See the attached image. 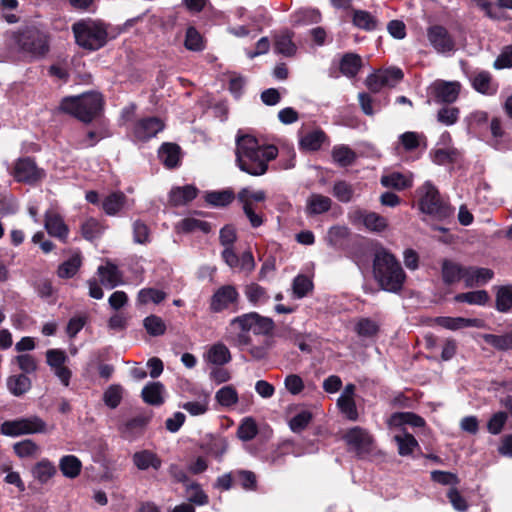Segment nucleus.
Returning a JSON list of instances; mask_svg holds the SVG:
<instances>
[{
  "mask_svg": "<svg viewBox=\"0 0 512 512\" xmlns=\"http://www.w3.org/2000/svg\"><path fill=\"white\" fill-rule=\"evenodd\" d=\"M277 156L278 148L275 145H261L259 140L250 134H238L236 137V165L251 176L264 175L268 171L269 162Z\"/></svg>",
  "mask_w": 512,
  "mask_h": 512,
  "instance_id": "nucleus-1",
  "label": "nucleus"
},
{
  "mask_svg": "<svg viewBox=\"0 0 512 512\" xmlns=\"http://www.w3.org/2000/svg\"><path fill=\"white\" fill-rule=\"evenodd\" d=\"M373 274L381 289L391 293L400 292L407 277L399 260L384 248L375 253Z\"/></svg>",
  "mask_w": 512,
  "mask_h": 512,
  "instance_id": "nucleus-2",
  "label": "nucleus"
},
{
  "mask_svg": "<svg viewBox=\"0 0 512 512\" xmlns=\"http://www.w3.org/2000/svg\"><path fill=\"white\" fill-rule=\"evenodd\" d=\"M103 107V96L98 92H89L80 96L63 98L59 108L62 112L89 124L101 114Z\"/></svg>",
  "mask_w": 512,
  "mask_h": 512,
  "instance_id": "nucleus-3",
  "label": "nucleus"
},
{
  "mask_svg": "<svg viewBox=\"0 0 512 512\" xmlns=\"http://www.w3.org/2000/svg\"><path fill=\"white\" fill-rule=\"evenodd\" d=\"M416 193L418 195L419 210L437 220H445L454 213V208L443 199L439 190L430 181L420 186Z\"/></svg>",
  "mask_w": 512,
  "mask_h": 512,
  "instance_id": "nucleus-4",
  "label": "nucleus"
},
{
  "mask_svg": "<svg viewBox=\"0 0 512 512\" xmlns=\"http://www.w3.org/2000/svg\"><path fill=\"white\" fill-rule=\"evenodd\" d=\"M76 44L89 51H97L108 41L107 27L100 21L81 20L72 25Z\"/></svg>",
  "mask_w": 512,
  "mask_h": 512,
  "instance_id": "nucleus-5",
  "label": "nucleus"
},
{
  "mask_svg": "<svg viewBox=\"0 0 512 512\" xmlns=\"http://www.w3.org/2000/svg\"><path fill=\"white\" fill-rule=\"evenodd\" d=\"M47 424L38 416L6 420L0 426L1 434L10 437L20 435L45 433Z\"/></svg>",
  "mask_w": 512,
  "mask_h": 512,
  "instance_id": "nucleus-6",
  "label": "nucleus"
},
{
  "mask_svg": "<svg viewBox=\"0 0 512 512\" xmlns=\"http://www.w3.org/2000/svg\"><path fill=\"white\" fill-rule=\"evenodd\" d=\"M17 42L22 51L34 57H44L50 49L48 36L35 27L20 32Z\"/></svg>",
  "mask_w": 512,
  "mask_h": 512,
  "instance_id": "nucleus-7",
  "label": "nucleus"
},
{
  "mask_svg": "<svg viewBox=\"0 0 512 512\" xmlns=\"http://www.w3.org/2000/svg\"><path fill=\"white\" fill-rule=\"evenodd\" d=\"M461 84L457 81L437 79L427 88L428 103L451 105L459 98Z\"/></svg>",
  "mask_w": 512,
  "mask_h": 512,
  "instance_id": "nucleus-8",
  "label": "nucleus"
},
{
  "mask_svg": "<svg viewBox=\"0 0 512 512\" xmlns=\"http://www.w3.org/2000/svg\"><path fill=\"white\" fill-rule=\"evenodd\" d=\"M230 325L237 326L243 332L253 331L256 335H268L274 329L273 320L257 312L237 316L231 320Z\"/></svg>",
  "mask_w": 512,
  "mask_h": 512,
  "instance_id": "nucleus-9",
  "label": "nucleus"
},
{
  "mask_svg": "<svg viewBox=\"0 0 512 512\" xmlns=\"http://www.w3.org/2000/svg\"><path fill=\"white\" fill-rule=\"evenodd\" d=\"M239 292L233 285L219 287L211 296L209 309L212 313H220L233 307L232 311L238 310Z\"/></svg>",
  "mask_w": 512,
  "mask_h": 512,
  "instance_id": "nucleus-10",
  "label": "nucleus"
},
{
  "mask_svg": "<svg viewBox=\"0 0 512 512\" xmlns=\"http://www.w3.org/2000/svg\"><path fill=\"white\" fill-rule=\"evenodd\" d=\"M344 441L353 450L358 458H364L372 452V437L363 428L356 426L346 431Z\"/></svg>",
  "mask_w": 512,
  "mask_h": 512,
  "instance_id": "nucleus-11",
  "label": "nucleus"
},
{
  "mask_svg": "<svg viewBox=\"0 0 512 512\" xmlns=\"http://www.w3.org/2000/svg\"><path fill=\"white\" fill-rule=\"evenodd\" d=\"M12 174L17 182L31 184L43 178L44 170L38 168L33 158L23 157L15 162Z\"/></svg>",
  "mask_w": 512,
  "mask_h": 512,
  "instance_id": "nucleus-12",
  "label": "nucleus"
},
{
  "mask_svg": "<svg viewBox=\"0 0 512 512\" xmlns=\"http://www.w3.org/2000/svg\"><path fill=\"white\" fill-rule=\"evenodd\" d=\"M165 128L164 121L156 116L143 117L133 127V136L137 141L148 142Z\"/></svg>",
  "mask_w": 512,
  "mask_h": 512,
  "instance_id": "nucleus-13",
  "label": "nucleus"
},
{
  "mask_svg": "<svg viewBox=\"0 0 512 512\" xmlns=\"http://www.w3.org/2000/svg\"><path fill=\"white\" fill-rule=\"evenodd\" d=\"M427 38L438 53L454 50L455 42L448 30L442 25H432L427 29Z\"/></svg>",
  "mask_w": 512,
  "mask_h": 512,
  "instance_id": "nucleus-14",
  "label": "nucleus"
},
{
  "mask_svg": "<svg viewBox=\"0 0 512 512\" xmlns=\"http://www.w3.org/2000/svg\"><path fill=\"white\" fill-rule=\"evenodd\" d=\"M467 266H463L451 259H443L441 261V278L446 286H452L461 280L466 279Z\"/></svg>",
  "mask_w": 512,
  "mask_h": 512,
  "instance_id": "nucleus-15",
  "label": "nucleus"
},
{
  "mask_svg": "<svg viewBox=\"0 0 512 512\" xmlns=\"http://www.w3.org/2000/svg\"><path fill=\"white\" fill-rule=\"evenodd\" d=\"M434 323L442 328L452 331L468 327L482 328L485 325L484 321L479 318H464L450 316H438L434 318Z\"/></svg>",
  "mask_w": 512,
  "mask_h": 512,
  "instance_id": "nucleus-16",
  "label": "nucleus"
},
{
  "mask_svg": "<svg viewBox=\"0 0 512 512\" xmlns=\"http://www.w3.org/2000/svg\"><path fill=\"white\" fill-rule=\"evenodd\" d=\"M158 158L167 169H175L181 163V148L176 143L164 142L158 149Z\"/></svg>",
  "mask_w": 512,
  "mask_h": 512,
  "instance_id": "nucleus-17",
  "label": "nucleus"
},
{
  "mask_svg": "<svg viewBox=\"0 0 512 512\" xmlns=\"http://www.w3.org/2000/svg\"><path fill=\"white\" fill-rule=\"evenodd\" d=\"M100 276L101 283L113 289L123 283V273L119 270L118 266L112 262H107L106 265H101L97 269Z\"/></svg>",
  "mask_w": 512,
  "mask_h": 512,
  "instance_id": "nucleus-18",
  "label": "nucleus"
},
{
  "mask_svg": "<svg viewBox=\"0 0 512 512\" xmlns=\"http://www.w3.org/2000/svg\"><path fill=\"white\" fill-rule=\"evenodd\" d=\"M45 228L49 235L65 242L68 237V227L62 217L55 212L48 211L45 214Z\"/></svg>",
  "mask_w": 512,
  "mask_h": 512,
  "instance_id": "nucleus-19",
  "label": "nucleus"
},
{
  "mask_svg": "<svg viewBox=\"0 0 512 512\" xmlns=\"http://www.w3.org/2000/svg\"><path fill=\"white\" fill-rule=\"evenodd\" d=\"M132 460L134 465L142 471L148 470L149 468L157 471L162 466V459L155 452L148 449L135 452L132 456Z\"/></svg>",
  "mask_w": 512,
  "mask_h": 512,
  "instance_id": "nucleus-20",
  "label": "nucleus"
},
{
  "mask_svg": "<svg viewBox=\"0 0 512 512\" xmlns=\"http://www.w3.org/2000/svg\"><path fill=\"white\" fill-rule=\"evenodd\" d=\"M351 15V22L358 29L371 32L378 28V19L369 11L353 8Z\"/></svg>",
  "mask_w": 512,
  "mask_h": 512,
  "instance_id": "nucleus-21",
  "label": "nucleus"
},
{
  "mask_svg": "<svg viewBox=\"0 0 512 512\" xmlns=\"http://www.w3.org/2000/svg\"><path fill=\"white\" fill-rule=\"evenodd\" d=\"M198 192L197 187L191 184L174 187L170 191L169 200L174 206L185 205L193 201L197 197Z\"/></svg>",
  "mask_w": 512,
  "mask_h": 512,
  "instance_id": "nucleus-22",
  "label": "nucleus"
},
{
  "mask_svg": "<svg viewBox=\"0 0 512 512\" xmlns=\"http://www.w3.org/2000/svg\"><path fill=\"white\" fill-rule=\"evenodd\" d=\"M362 66L363 61L361 56L353 52L345 53L339 62L340 72L348 78H354L359 73Z\"/></svg>",
  "mask_w": 512,
  "mask_h": 512,
  "instance_id": "nucleus-23",
  "label": "nucleus"
},
{
  "mask_svg": "<svg viewBox=\"0 0 512 512\" xmlns=\"http://www.w3.org/2000/svg\"><path fill=\"white\" fill-rule=\"evenodd\" d=\"M466 274V287L486 284L494 277L492 269L476 266H467Z\"/></svg>",
  "mask_w": 512,
  "mask_h": 512,
  "instance_id": "nucleus-24",
  "label": "nucleus"
},
{
  "mask_svg": "<svg viewBox=\"0 0 512 512\" xmlns=\"http://www.w3.org/2000/svg\"><path fill=\"white\" fill-rule=\"evenodd\" d=\"M164 385L161 382L147 383L141 392L143 401L152 406H161L164 403Z\"/></svg>",
  "mask_w": 512,
  "mask_h": 512,
  "instance_id": "nucleus-25",
  "label": "nucleus"
},
{
  "mask_svg": "<svg viewBox=\"0 0 512 512\" xmlns=\"http://www.w3.org/2000/svg\"><path fill=\"white\" fill-rule=\"evenodd\" d=\"M31 473L40 484H46L57 474V468L49 459L43 458L32 467Z\"/></svg>",
  "mask_w": 512,
  "mask_h": 512,
  "instance_id": "nucleus-26",
  "label": "nucleus"
},
{
  "mask_svg": "<svg viewBox=\"0 0 512 512\" xmlns=\"http://www.w3.org/2000/svg\"><path fill=\"white\" fill-rule=\"evenodd\" d=\"M332 207V200L328 196L312 193L307 199L306 211L308 215H320L328 212Z\"/></svg>",
  "mask_w": 512,
  "mask_h": 512,
  "instance_id": "nucleus-27",
  "label": "nucleus"
},
{
  "mask_svg": "<svg viewBox=\"0 0 512 512\" xmlns=\"http://www.w3.org/2000/svg\"><path fill=\"white\" fill-rule=\"evenodd\" d=\"M328 140V136L322 129H316L306 133L299 141L300 149L305 151H317Z\"/></svg>",
  "mask_w": 512,
  "mask_h": 512,
  "instance_id": "nucleus-28",
  "label": "nucleus"
},
{
  "mask_svg": "<svg viewBox=\"0 0 512 512\" xmlns=\"http://www.w3.org/2000/svg\"><path fill=\"white\" fill-rule=\"evenodd\" d=\"M495 309L500 313L512 311V284L495 287Z\"/></svg>",
  "mask_w": 512,
  "mask_h": 512,
  "instance_id": "nucleus-29",
  "label": "nucleus"
},
{
  "mask_svg": "<svg viewBox=\"0 0 512 512\" xmlns=\"http://www.w3.org/2000/svg\"><path fill=\"white\" fill-rule=\"evenodd\" d=\"M6 385L13 396L21 397L31 389L32 382L27 375L16 374L7 378Z\"/></svg>",
  "mask_w": 512,
  "mask_h": 512,
  "instance_id": "nucleus-30",
  "label": "nucleus"
},
{
  "mask_svg": "<svg viewBox=\"0 0 512 512\" xmlns=\"http://www.w3.org/2000/svg\"><path fill=\"white\" fill-rule=\"evenodd\" d=\"M293 32L286 30L275 37V52L285 57H292L296 54L297 46L293 42Z\"/></svg>",
  "mask_w": 512,
  "mask_h": 512,
  "instance_id": "nucleus-31",
  "label": "nucleus"
},
{
  "mask_svg": "<svg viewBox=\"0 0 512 512\" xmlns=\"http://www.w3.org/2000/svg\"><path fill=\"white\" fill-rule=\"evenodd\" d=\"M59 469L66 478L75 479L82 471V462L75 455H64L59 460Z\"/></svg>",
  "mask_w": 512,
  "mask_h": 512,
  "instance_id": "nucleus-32",
  "label": "nucleus"
},
{
  "mask_svg": "<svg viewBox=\"0 0 512 512\" xmlns=\"http://www.w3.org/2000/svg\"><path fill=\"white\" fill-rule=\"evenodd\" d=\"M151 420L150 415L140 414L125 422L121 428V433L126 438H130L141 434L144 428L148 425Z\"/></svg>",
  "mask_w": 512,
  "mask_h": 512,
  "instance_id": "nucleus-33",
  "label": "nucleus"
},
{
  "mask_svg": "<svg viewBox=\"0 0 512 512\" xmlns=\"http://www.w3.org/2000/svg\"><path fill=\"white\" fill-rule=\"evenodd\" d=\"M472 87L479 93L492 95L496 92V88H492V76L488 71L474 72L471 77Z\"/></svg>",
  "mask_w": 512,
  "mask_h": 512,
  "instance_id": "nucleus-34",
  "label": "nucleus"
},
{
  "mask_svg": "<svg viewBox=\"0 0 512 512\" xmlns=\"http://www.w3.org/2000/svg\"><path fill=\"white\" fill-rule=\"evenodd\" d=\"M244 192H238L237 200L242 204L244 215L248 219L252 228H259L265 222V216L262 213H257L253 204L247 201Z\"/></svg>",
  "mask_w": 512,
  "mask_h": 512,
  "instance_id": "nucleus-35",
  "label": "nucleus"
},
{
  "mask_svg": "<svg viewBox=\"0 0 512 512\" xmlns=\"http://www.w3.org/2000/svg\"><path fill=\"white\" fill-rule=\"evenodd\" d=\"M127 197L123 192H112L102 202L104 212L109 216L116 215L126 204Z\"/></svg>",
  "mask_w": 512,
  "mask_h": 512,
  "instance_id": "nucleus-36",
  "label": "nucleus"
},
{
  "mask_svg": "<svg viewBox=\"0 0 512 512\" xmlns=\"http://www.w3.org/2000/svg\"><path fill=\"white\" fill-rule=\"evenodd\" d=\"M333 161L337 163L340 167H348L351 166L357 155L354 150H352L348 145H335L331 152Z\"/></svg>",
  "mask_w": 512,
  "mask_h": 512,
  "instance_id": "nucleus-37",
  "label": "nucleus"
},
{
  "mask_svg": "<svg viewBox=\"0 0 512 512\" xmlns=\"http://www.w3.org/2000/svg\"><path fill=\"white\" fill-rule=\"evenodd\" d=\"M204 199L213 207H226L235 199V193L231 189L208 191L206 192Z\"/></svg>",
  "mask_w": 512,
  "mask_h": 512,
  "instance_id": "nucleus-38",
  "label": "nucleus"
},
{
  "mask_svg": "<svg viewBox=\"0 0 512 512\" xmlns=\"http://www.w3.org/2000/svg\"><path fill=\"white\" fill-rule=\"evenodd\" d=\"M381 184L384 187L402 191L412 187V179L400 172H392L381 177Z\"/></svg>",
  "mask_w": 512,
  "mask_h": 512,
  "instance_id": "nucleus-39",
  "label": "nucleus"
},
{
  "mask_svg": "<svg viewBox=\"0 0 512 512\" xmlns=\"http://www.w3.org/2000/svg\"><path fill=\"white\" fill-rule=\"evenodd\" d=\"M82 265V257L79 253L72 255L68 260L62 262L57 268V276L61 279L73 278Z\"/></svg>",
  "mask_w": 512,
  "mask_h": 512,
  "instance_id": "nucleus-40",
  "label": "nucleus"
},
{
  "mask_svg": "<svg viewBox=\"0 0 512 512\" xmlns=\"http://www.w3.org/2000/svg\"><path fill=\"white\" fill-rule=\"evenodd\" d=\"M481 337L486 344L498 351L512 350V331L502 335L483 334Z\"/></svg>",
  "mask_w": 512,
  "mask_h": 512,
  "instance_id": "nucleus-41",
  "label": "nucleus"
},
{
  "mask_svg": "<svg viewBox=\"0 0 512 512\" xmlns=\"http://www.w3.org/2000/svg\"><path fill=\"white\" fill-rule=\"evenodd\" d=\"M456 302L468 303L471 305L485 306L490 296L486 290L470 291L465 293H459L454 297Z\"/></svg>",
  "mask_w": 512,
  "mask_h": 512,
  "instance_id": "nucleus-42",
  "label": "nucleus"
},
{
  "mask_svg": "<svg viewBox=\"0 0 512 512\" xmlns=\"http://www.w3.org/2000/svg\"><path fill=\"white\" fill-rule=\"evenodd\" d=\"M184 46L187 50L194 52H200L206 48L203 36L194 26L187 27Z\"/></svg>",
  "mask_w": 512,
  "mask_h": 512,
  "instance_id": "nucleus-43",
  "label": "nucleus"
},
{
  "mask_svg": "<svg viewBox=\"0 0 512 512\" xmlns=\"http://www.w3.org/2000/svg\"><path fill=\"white\" fill-rule=\"evenodd\" d=\"M380 331L378 323L371 318L363 317L355 325V332L360 337L373 338Z\"/></svg>",
  "mask_w": 512,
  "mask_h": 512,
  "instance_id": "nucleus-44",
  "label": "nucleus"
},
{
  "mask_svg": "<svg viewBox=\"0 0 512 512\" xmlns=\"http://www.w3.org/2000/svg\"><path fill=\"white\" fill-rule=\"evenodd\" d=\"M208 360L215 365H224L231 360L229 349L222 343L214 344L208 351Z\"/></svg>",
  "mask_w": 512,
  "mask_h": 512,
  "instance_id": "nucleus-45",
  "label": "nucleus"
},
{
  "mask_svg": "<svg viewBox=\"0 0 512 512\" xmlns=\"http://www.w3.org/2000/svg\"><path fill=\"white\" fill-rule=\"evenodd\" d=\"M178 228L183 233H192L194 231L200 230L203 233L208 234L211 231V225L209 222L192 217H187L181 220Z\"/></svg>",
  "mask_w": 512,
  "mask_h": 512,
  "instance_id": "nucleus-46",
  "label": "nucleus"
},
{
  "mask_svg": "<svg viewBox=\"0 0 512 512\" xmlns=\"http://www.w3.org/2000/svg\"><path fill=\"white\" fill-rule=\"evenodd\" d=\"M399 141L407 152H411L419 148L421 141L424 142V147H426V137L423 134H419L414 131L404 132L399 136Z\"/></svg>",
  "mask_w": 512,
  "mask_h": 512,
  "instance_id": "nucleus-47",
  "label": "nucleus"
},
{
  "mask_svg": "<svg viewBox=\"0 0 512 512\" xmlns=\"http://www.w3.org/2000/svg\"><path fill=\"white\" fill-rule=\"evenodd\" d=\"M460 109L451 105H442L437 111L436 119L445 126H452L458 122Z\"/></svg>",
  "mask_w": 512,
  "mask_h": 512,
  "instance_id": "nucleus-48",
  "label": "nucleus"
},
{
  "mask_svg": "<svg viewBox=\"0 0 512 512\" xmlns=\"http://www.w3.org/2000/svg\"><path fill=\"white\" fill-rule=\"evenodd\" d=\"M313 287V282L308 276L303 274L297 275L292 283L294 297L297 299L306 297Z\"/></svg>",
  "mask_w": 512,
  "mask_h": 512,
  "instance_id": "nucleus-49",
  "label": "nucleus"
},
{
  "mask_svg": "<svg viewBox=\"0 0 512 512\" xmlns=\"http://www.w3.org/2000/svg\"><path fill=\"white\" fill-rule=\"evenodd\" d=\"M432 161L437 165L453 164L458 156L455 148H439L430 151Z\"/></svg>",
  "mask_w": 512,
  "mask_h": 512,
  "instance_id": "nucleus-50",
  "label": "nucleus"
},
{
  "mask_svg": "<svg viewBox=\"0 0 512 512\" xmlns=\"http://www.w3.org/2000/svg\"><path fill=\"white\" fill-rule=\"evenodd\" d=\"M391 418L398 424H406L416 428H422L426 425L425 419L414 412H395Z\"/></svg>",
  "mask_w": 512,
  "mask_h": 512,
  "instance_id": "nucleus-51",
  "label": "nucleus"
},
{
  "mask_svg": "<svg viewBox=\"0 0 512 512\" xmlns=\"http://www.w3.org/2000/svg\"><path fill=\"white\" fill-rule=\"evenodd\" d=\"M258 434V426L252 417H246L237 429V436L242 441H251Z\"/></svg>",
  "mask_w": 512,
  "mask_h": 512,
  "instance_id": "nucleus-52",
  "label": "nucleus"
},
{
  "mask_svg": "<svg viewBox=\"0 0 512 512\" xmlns=\"http://www.w3.org/2000/svg\"><path fill=\"white\" fill-rule=\"evenodd\" d=\"M167 294L156 288H143L138 292L137 302L142 305H146L149 302L159 304L165 300Z\"/></svg>",
  "mask_w": 512,
  "mask_h": 512,
  "instance_id": "nucleus-53",
  "label": "nucleus"
},
{
  "mask_svg": "<svg viewBox=\"0 0 512 512\" xmlns=\"http://www.w3.org/2000/svg\"><path fill=\"white\" fill-rule=\"evenodd\" d=\"M332 195L342 203H349L354 195L353 186L345 180H338L333 185Z\"/></svg>",
  "mask_w": 512,
  "mask_h": 512,
  "instance_id": "nucleus-54",
  "label": "nucleus"
},
{
  "mask_svg": "<svg viewBox=\"0 0 512 512\" xmlns=\"http://www.w3.org/2000/svg\"><path fill=\"white\" fill-rule=\"evenodd\" d=\"M227 441L222 437H211L202 448L209 455L221 459L227 450Z\"/></svg>",
  "mask_w": 512,
  "mask_h": 512,
  "instance_id": "nucleus-55",
  "label": "nucleus"
},
{
  "mask_svg": "<svg viewBox=\"0 0 512 512\" xmlns=\"http://www.w3.org/2000/svg\"><path fill=\"white\" fill-rule=\"evenodd\" d=\"M103 226L96 218H89L81 225V233L84 239L93 241L101 236Z\"/></svg>",
  "mask_w": 512,
  "mask_h": 512,
  "instance_id": "nucleus-56",
  "label": "nucleus"
},
{
  "mask_svg": "<svg viewBox=\"0 0 512 512\" xmlns=\"http://www.w3.org/2000/svg\"><path fill=\"white\" fill-rule=\"evenodd\" d=\"M143 326L150 336L157 337L165 334L166 324L157 315H149L143 320Z\"/></svg>",
  "mask_w": 512,
  "mask_h": 512,
  "instance_id": "nucleus-57",
  "label": "nucleus"
},
{
  "mask_svg": "<svg viewBox=\"0 0 512 512\" xmlns=\"http://www.w3.org/2000/svg\"><path fill=\"white\" fill-rule=\"evenodd\" d=\"M123 398V388L120 384L110 385L103 394L105 405L111 409L117 408Z\"/></svg>",
  "mask_w": 512,
  "mask_h": 512,
  "instance_id": "nucleus-58",
  "label": "nucleus"
},
{
  "mask_svg": "<svg viewBox=\"0 0 512 512\" xmlns=\"http://www.w3.org/2000/svg\"><path fill=\"white\" fill-rule=\"evenodd\" d=\"M235 482L238 483L244 490L254 491L257 489V477L254 472L250 470H234Z\"/></svg>",
  "mask_w": 512,
  "mask_h": 512,
  "instance_id": "nucleus-59",
  "label": "nucleus"
},
{
  "mask_svg": "<svg viewBox=\"0 0 512 512\" xmlns=\"http://www.w3.org/2000/svg\"><path fill=\"white\" fill-rule=\"evenodd\" d=\"M13 450L19 458H29L36 456L40 448L33 440L25 439L15 443Z\"/></svg>",
  "mask_w": 512,
  "mask_h": 512,
  "instance_id": "nucleus-60",
  "label": "nucleus"
},
{
  "mask_svg": "<svg viewBox=\"0 0 512 512\" xmlns=\"http://www.w3.org/2000/svg\"><path fill=\"white\" fill-rule=\"evenodd\" d=\"M394 439L398 444V453L401 456L411 455L416 447L419 448L418 441L410 433H406L404 436L396 435Z\"/></svg>",
  "mask_w": 512,
  "mask_h": 512,
  "instance_id": "nucleus-61",
  "label": "nucleus"
},
{
  "mask_svg": "<svg viewBox=\"0 0 512 512\" xmlns=\"http://www.w3.org/2000/svg\"><path fill=\"white\" fill-rule=\"evenodd\" d=\"M32 287L36 291L37 295L45 300H48L49 298L53 297L56 293L52 281L46 277L35 279L32 282Z\"/></svg>",
  "mask_w": 512,
  "mask_h": 512,
  "instance_id": "nucleus-62",
  "label": "nucleus"
},
{
  "mask_svg": "<svg viewBox=\"0 0 512 512\" xmlns=\"http://www.w3.org/2000/svg\"><path fill=\"white\" fill-rule=\"evenodd\" d=\"M312 419L313 414L308 410H303L290 419L289 427L294 433H301L307 428Z\"/></svg>",
  "mask_w": 512,
  "mask_h": 512,
  "instance_id": "nucleus-63",
  "label": "nucleus"
},
{
  "mask_svg": "<svg viewBox=\"0 0 512 512\" xmlns=\"http://www.w3.org/2000/svg\"><path fill=\"white\" fill-rule=\"evenodd\" d=\"M215 398L221 406L230 407L238 402V393L232 386H224L216 392Z\"/></svg>",
  "mask_w": 512,
  "mask_h": 512,
  "instance_id": "nucleus-64",
  "label": "nucleus"
}]
</instances>
